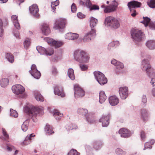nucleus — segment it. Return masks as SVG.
<instances>
[{
  "label": "nucleus",
  "instance_id": "3",
  "mask_svg": "<svg viewBox=\"0 0 155 155\" xmlns=\"http://www.w3.org/2000/svg\"><path fill=\"white\" fill-rule=\"evenodd\" d=\"M132 38L135 42H140L144 40L145 38V35L140 30L134 28L131 31Z\"/></svg>",
  "mask_w": 155,
  "mask_h": 155
},
{
  "label": "nucleus",
  "instance_id": "36",
  "mask_svg": "<svg viewBox=\"0 0 155 155\" xmlns=\"http://www.w3.org/2000/svg\"><path fill=\"white\" fill-rule=\"evenodd\" d=\"M36 71L35 72H31V70H29V72L31 73V75L34 77L35 78L38 79L41 76V74L40 72L38 70Z\"/></svg>",
  "mask_w": 155,
  "mask_h": 155
},
{
  "label": "nucleus",
  "instance_id": "48",
  "mask_svg": "<svg viewBox=\"0 0 155 155\" xmlns=\"http://www.w3.org/2000/svg\"><path fill=\"white\" fill-rule=\"evenodd\" d=\"M115 152L116 154L121 155H125L126 154V152L123 151L122 149L119 148L116 150Z\"/></svg>",
  "mask_w": 155,
  "mask_h": 155
},
{
  "label": "nucleus",
  "instance_id": "54",
  "mask_svg": "<svg viewBox=\"0 0 155 155\" xmlns=\"http://www.w3.org/2000/svg\"><path fill=\"white\" fill-rule=\"evenodd\" d=\"M152 148L151 144L149 142H146L145 143V147L143 149L144 150H146L147 148L150 149Z\"/></svg>",
  "mask_w": 155,
  "mask_h": 155
},
{
  "label": "nucleus",
  "instance_id": "39",
  "mask_svg": "<svg viewBox=\"0 0 155 155\" xmlns=\"http://www.w3.org/2000/svg\"><path fill=\"white\" fill-rule=\"evenodd\" d=\"M45 130L46 133L48 135L54 133V132L52 131L51 127L48 124L46 125L45 128Z\"/></svg>",
  "mask_w": 155,
  "mask_h": 155
},
{
  "label": "nucleus",
  "instance_id": "4",
  "mask_svg": "<svg viewBox=\"0 0 155 155\" xmlns=\"http://www.w3.org/2000/svg\"><path fill=\"white\" fill-rule=\"evenodd\" d=\"M118 5V3L115 0L113 1L112 3L108 6H105L103 5L101 6V7L104 8V12L105 13H109L114 12L117 10Z\"/></svg>",
  "mask_w": 155,
  "mask_h": 155
},
{
  "label": "nucleus",
  "instance_id": "41",
  "mask_svg": "<svg viewBox=\"0 0 155 155\" xmlns=\"http://www.w3.org/2000/svg\"><path fill=\"white\" fill-rule=\"evenodd\" d=\"M35 97L37 101L42 102L44 101V99L43 97L38 93H36L35 94Z\"/></svg>",
  "mask_w": 155,
  "mask_h": 155
},
{
  "label": "nucleus",
  "instance_id": "42",
  "mask_svg": "<svg viewBox=\"0 0 155 155\" xmlns=\"http://www.w3.org/2000/svg\"><path fill=\"white\" fill-rule=\"evenodd\" d=\"M28 121L26 120L22 124L21 126V129L23 131H26L28 128Z\"/></svg>",
  "mask_w": 155,
  "mask_h": 155
},
{
  "label": "nucleus",
  "instance_id": "20",
  "mask_svg": "<svg viewBox=\"0 0 155 155\" xmlns=\"http://www.w3.org/2000/svg\"><path fill=\"white\" fill-rule=\"evenodd\" d=\"M122 137H129L130 134V131L127 129L123 128L120 129L119 131Z\"/></svg>",
  "mask_w": 155,
  "mask_h": 155
},
{
  "label": "nucleus",
  "instance_id": "58",
  "mask_svg": "<svg viewBox=\"0 0 155 155\" xmlns=\"http://www.w3.org/2000/svg\"><path fill=\"white\" fill-rule=\"evenodd\" d=\"M5 58L10 62V53L8 52L5 53Z\"/></svg>",
  "mask_w": 155,
  "mask_h": 155
},
{
  "label": "nucleus",
  "instance_id": "17",
  "mask_svg": "<svg viewBox=\"0 0 155 155\" xmlns=\"http://www.w3.org/2000/svg\"><path fill=\"white\" fill-rule=\"evenodd\" d=\"M110 117L109 114L103 115L100 119V122L102 123L103 127H107L109 123V120Z\"/></svg>",
  "mask_w": 155,
  "mask_h": 155
},
{
  "label": "nucleus",
  "instance_id": "28",
  "mask_svg": "<svg viewBox=\"0 0 155 155\" xmlns=\"http://www.w3.org/2000/svg\"><path fill=\"white\" fill-rule=\"evenodd\" d=\"M98 23L97 20L95 18L91 17L90 18V25L91 29H94V27L96 26Z\"/></svg>",
  "mask_w": 155,
  "mask_h": 155
},
{
  "label": "nucleus",
  "instance_id": "19",
  "mask_svg": "<svg viewBox=\"0 0 155 155\" xmlns=\"http://www.w3.org/2000/svg\"><path fill=\"white\" fill-rule=\"evenodd\" d=\"M2 133L4 136V137L6 139L5 141H4V142L6 145L8 150L10 151V145L9 143H8L9 141H7V140L9 139V136L5 128H3L2 129Z\"/></svg>",
  "mask_w": 155,
  "mask_h": 155
},
{
  "label": "nucleus",
  "instance_id": "18",
  "mask_svg": "<svg viewBox=\"0 0 155 155\" xmlns=\"http://www.w3.org/2000/svg\"><path fill=\"white\" fill-rule=\"evenodd\" d=\"M47 40L49 44L54 46L55 48H59L63 44V43L61 41H56L49 38H48Z\"/></svg>",
  "mask_w": 155,
  "mask_h": 155
},
{
  "label": "nucleus",
  "instance_id": "43",
  "mask_svg": "<svg viewBox=\"0 0 155 155\" xmlns=\"http://www.w3.org/2000/svg\"><path fill=\"white\" fill-rule=\"evenodd\" d=\"M31 40L29 38H27L24 42V46L26 49H27L31 44Z\"/></svg>",
  "mask_w": 155,
  "mask_h": 155
},
{
  "label": "nucleus",
  "instance_id": "25",
  "mask_svg": "<svg viewBox=\"0 0 155 155\" xmlns=\"http://www.w3.org/2000/svg\"><path fill=\"white\" fill-rule=\"evenodd\" d=\"M12 20L15 28L17 29H19L20 28V26L17 18V16L15 15H12Z\"/></svg>",
  "mask_w": 155,
  "mask_h": 155
},
{
  "label": "nucleus",
  "instance_id": "62",
  "mask_svg": "<svg viewBox=\"0 0 155 155\" xmlns=\"http://www.w3.org/2000/svg\"><path fill=\"white\" fill-rule=\"evenodd\" d=\"M52 72V74L54 75H56L58 73L56 69L54 68H53Z\"/></svg>",
  "mask_w": 155,
  "mask_h": 155
},
{
  "label": "nucleus",
  "instance_id": "1",
  "mask_svg": "<svg viewBox=\"0 0 155 155\" xmlns=\"http://www.w3.org/2000/svg\"><path fill=\"white\" fill-rule=\"evenodd\" d=\"M74 55L75 60L80 63H87L90 58L89 55L86 52L80 50L75 51Z\"/></svg>",
  "mask_w": 155,
  "mask_h": 155
},
{
  "label": "nucleus",
  "instance_id": "5",
  "mask_svg": "<svg viewBox=\"0 0 155 155\" xmlns=\"http://www.w3.org/2000/svg\"><path fill=\"white\" fill-rule=\"evenodd\" d=\"M94 74L96 80L101 85H103L107 83V79L102 73L97 71H95Z\"/></svg>",
  "mask_w": 155,
  "mask_h": 155
},
{
  "label": "nucleus",
  "instance_id": "49",
  "mask_svg": "<svg viewBox=\"0 0 155 155\" xmlns=\"http://www.w3.org/2000/svg\"><path fill=\"white\" fill-rule=\"evenodd\" d=\"M80 153H78L76 150L72 149L68 152L67 155H80Z\"/></svg>",
  "mask_w": 155,
  "mask_h": 155
},
{
  "label": "nucleus",
  "instance_id": "37",
  "mask_svg": "<svg viewBox=\"0 0 155 155\" xmlns=\"http://www.w3.org/2000/svg\"><path fill=\"white\" fill-rule=\"evenodd\" d=\"M68 74L71 80H74L75 79L74 70L72 68H69L68 70Z\"/></svg>",
  "mask_w": 155,
  "mask_h": 155
},
{
  "label": "nucleus",
  "instance_id": "10",
  "mask_svg": "<svg viewBox=\"0 0 155 155\" xmlns=\"http://www.w3.org/2000/svg\"><path fill=\"white\" fill-rule=\"evenodd\" d=\"M66 23V21L65 19H59L56 21L54 28L55 29H59L63 28L65 27V26Z\"/></svg>",
  "mask_w": 155,
  "mask_h": 155
},
{
  "label": "nucleus",
  "instance_id": "63",
  "mask_svg": "<svg viewBox=\"0 0 155 155\" xmlns=\"http://www.w3.org/2000/svg\"><path fill=\"white\" fill-rule=\"evenodd\" d=\"M142 101L143 103H145L147 102V98L146 95H143L142 97Z\"/></svg>",
  "mask_w": 155,
  "mask_h": 155
},
{
  "label": "nucleus",
  "instance_id": "44",
  "mask_svg": "<svg viewBox=\"0 0 155 155\" xmlns=\"http://www.w3.org/2000/svg\"><path fill=\"white\" fill-rule=\"evenodd\" d=\"M93 144L94 148L96 150H98L101 147L102 143L101 141H97L94 142Z\"/></svg>",
  "mask_w": 155,
  "mask_h": 155
},
{
  "label": "nucleus",
  "instance_id": "31",
  "mask_svg": "<svg viewBox=\"0 0 155 155\" xmlns=\"http://www.w3.org/2000/svg\"><path fill=\"white\" fill-rule=\"evenodd\" d=\"M79 4L84 6H87L89 8L91 7V3L89 0H81L80 1Z\"/></svg>",
  "mask_w": 155,
  "mask_h": 155
},
{
  "label": "nucleus",
  "instance_id": "57",
  "mask_svg": "<svg viewBox=\"0 0 155 155\" xmlns=\"http://www.w3.org/2000/svg\"><path fill=\"white\" fill-rule=\"evenodd\" d=\"M14 36L17 38H19L20 37L19 34L17 30H14L13 32Z\"/></svg>",
  "mask_w": 155,
  "mask_h": 155
},
{
  "label": "nucleus",
  "instance_id": "12",
  "mask_svg": "<svg viewBox=\"0 0 155 155\" xmlns=\"http://www.w3.org/2000/svg\"><path fill=\"white\" fill-rule=\"evenodd\" d=\"M29 10L31 13L34 17L38 18L39 16L38 13L39 9L38 6L36 4H35L32 5L29 7Z\"/></svg>",
  "mask_w": 155,
  "mask_h": 155
},
{
  "label": "nucleus",
  "instance_id": "52",
  "mask_svg": "<svg viewBox=\"0 0 155 155\" xmlns=\"http://www.w3.org/2000/svg\"><path fill=\"white\" fill-rule=\"evenodd\" d=\"M149 6L151 8H155V0H150L147 2Z\"/></svg>",
  "mask_w": 155,
  "mask_h": 155
},
{
  "label": "nucleus",
  "instance_id": "50",
  "mask_svg": "<svg viewBox=\"0 0 155 155\" xmlns=\"http://www.w3.org/2000/svg\"><path fill=\"white\" fill-rule=\"evenodd\" d=\"M10 116L15 118L17 117H18V114L15 110L10 109Z\"/></svg>",
  "mask_w": 155,
  "mask_h": 155
},
{
  "label": "nucleus",
  "instance_id": "15",
  "mask_svg": "<svg viewBox=\"0 0 155 155\" xmlns=\"http://www.w3.org/2000/svg\"><path fill=\"white\" fill-rule=\"evenodd\" d=\"M8 25V22L6 18H4L3 21L0 18V37H2L3 35L4 29L3 26L4 27Z\"/></svg>",
  "mask_w": 155,
  "mask_h": 155
},
{
  "label": "nucleus",
  "instance_id": "22",
  "mask_svg": "<svg viewBox=\"0 0 155 155\" xmlns=\"http://www.w3.org/2000/svg\"><path fill=\"white\" fill-rule=\"evenodd\" d=\"M65 38L69 40H74L77 39L79 35L76 33H68L65 36Z\"/></svg>",
  "mask_w": 155,
  "mask_h": 155
},
{
  "label": "nucleus",
  "instance_id": "24",
  "mask_svg": "<svg viewBox=\"0 0 155 155\" xmlns=\"http://www.w3.org/2000/svg\"><path fill=\"white\" fill-rule=\"evenodd\" d=\"M35 136V135H34L33 134L28 135L22 143L23 145H26L30 144L31 142V140L32 139V137H34Z\"/></svg>",
  "mask_w": 155,
  "mask_h": 155
},
{
  "label": "nucleus",
  "instance_id": "55",
  "mask_svg": "<svg viewBox=\"0 0 155 155\" xmlns=\"http://www.w3.org/2000/svg\"><path fill=\"white\" fill-rule=\"evenodd\" d=\"M71 11L72 12H76L77 8L76 5L74 3H73L71 6Z\"/></svg>",
  "mask_w": 155,
  "mask_h": 155
},
{
  "label": "nucleus",
  "instance_id": "32",
  "mask_svg": "<svg viewBox=\"0 0 155 155\" xmlns=\"http://www.w3.org/2000/svg\"><path fill=\"white\" fill-rule=\"evenodd\" d=\"M149 116L148 111L145 109H143L141 111V116L143 120H146Z\"/></svg>",
  "mask_w": 155,
  "mask_h": 155
},
{
  "label": "nucleus",
  "instance_id": "35",
  "mask_svg": "<svg viewBox=\"0 0 155 155\" xmlns=\"http://www.w3.org/2000/svg\"><path fill=\"white\" fill-rule=\"evenodd\" d=\"M119 45V42L118 41H115L110 43L107 47L108 50H110L112 48L118 46Z\"/></svg>",
  "mask_w": 155,
  "mask_h": 155
},
{
  "label": "nucleus",
  "instance_id": "16",
  "mask_svg": "<svg viewBox=\"0 0 155 155\" xmlns=\"http://www.w3.org/2000/svg\"><path fill=\"white\" fill-rule=\"evenodd\" d=\"M141 5V3L135 1L130 2L127 4V5L129 8L131 12H132L134 8L140 7Z\"/></svg>",
  "mask_w": 155,
  "mask_h": 155
},
{
  "label": "nucleus",
  "instance_id": "56",
  "mask_svg": "<svg viewBox=\"0 0 155 155\" xmlns=\"http://www.w3.org/2000/svg\"><path fill=\"white\" fill-rule=\"evenodd\" d=\"M31 70V72H35L36 71V70H38L35 65L34 64L32 65Z\"/></svg>",
  "mask_w": 155,
  "mask_h": 155
},
{
  "label": "nucleus",
  "instance_id": "51",
  "mask_svg": "<svg viewBox=\"0 0 155 155\" xmlns=\"http://www.w3.org/2000/svg\"><path fill=\"white\" fill-rule=\"evenodd\" d=\"M87 120L90 123H93L95 122V120L94 118L91 115H89V116L86 117Z\"/></svg>",
  "mask_w": 155,
  "mask_h": 155
},
{
  "label": "nucleus",
  "instance_id": "7",
  "mask_svg": "<svg viewBox=\"0 0 155 155\" xmlns=\"http://www.w3.org/2000/svg\"><path fill=\"white\" fill-rule=\"evenodd\" d=\"M36 49L38 53L41 54H45L46 55H51L54 53L53 50L51 48L46 50L41 46H38L36 47Z\"/></svg>",
  "mask_w": 155,
  "mask_h": 155
},
{
  "label": "nucleus",
  "instance_id": "14",
  "mask_svg": "<svg viewBox=\"0 0 155 155\" xmlns=\"http://www.w3.org/2000/svg\"><path fill=\"white\" fill-rule=\"evenodd\" d=\"M143 20L141 22L143 23L145 27H147L149 24V27L152 30L155 29V24L153 23L150 22V19L147 17H143Z\"/></svg>",
  "mask_w": 155,
  "mask_h": 155
},
{
  "label": "nucleus",
  "instance_id": "23",
  "mask_svg": "<svg viewBox=\"0 0 155 155\" xmlns=\"http://www.w3.org/2000/svg\"><path fill=\"white\" fill-rule=\"evenodd\" d=\"M41 29L42 33L45 35H48L50 32V30L47 24H43L42 25Z\"/></svg>",
  "mask_w": 155,
  "mask_h": 155
},
{
  "label": "nucleus",
  "instance_id": "38",
  "mask_svg": "<svg viewBox=\"0 0 155 155\" xmlns=\"http://www.w3.org/2000/svg\"><path fill=\"white\" fill-rule=\"evenodd\" d=\"M148 76L151 78L150 83L153 86H155L154 81H155V73L154 71H152L151 74L148 73Z\"/></svg>",
  "mask_w": 155,
  "mask_h": 155
},
{
  "label": "nucleus",
  "instance_id": "33",
  "mask_svg": "<svg viewBox=\"0 0 155 155\" xmlns=\"http://www.w3.org/2000/svg\"><path fill=\"white\" fill-rule=\"evenodd\" d=\"M9 80L7 78H3L0 81V84L2 87L7 86L9 83Z\"/></svg>",
  "mask_w": 155,
  "mask_h": 155
},
{
  "label": "nucleus",
  "instance_id": "53",
  "mask_svg": "<svg viewBox=\"0 0 155 155\" xmlns=\"http://www.w3.org/2000/svg\"><path fill=\"white\" fill-rule=\"evenodd\" d=\"M116 68L119 69H120L123 68L124 67V65L123 63L120 62H117V64L116 66Z\"/></svg>",
  "mask_w": 155,
  "mask_h": 155
},
{
  "label": "nucleus",
  "instance_id": "29",
  "mask_svg": "<svg viewBox=\"0 0 155 155\" xmlns=\"http://www.w3.org/2000/svg\"><path fill=\"white\" fill-rule=\"evenodd\" d=\"M114 18V17L111 16L107 17L105 20V25L107 26H110Z\"/></svg>",
  "mask_w": 155,
  "mask_h": 155
},
{
  "label": "nucleus",
  "instance_id": "11",
  "mask_svg": "<svg viewBox=\"0 0 155 155\" xmlns=\"http://www.w3.org/2000/svg\"><path fill=\"white\" fill-rule=\"evenodd\" d=\"M96 30L94 29L91 30L86 33L84 35L83 40L84 42H88L90 41L91 38L96 36Z\"/></svg>",
  "mask_w": 155,
  "mask_h": 155
},
{
  "label": "nucleus",
  "instance_id": "60",
  "mask_svg": "<svg viewBox=\"0 0 155 155\" xmlns=\"http://www.w3.org/2000/svg\"><path fill=\"white\" fill-rule=\"evenodd\" d=\"M77 16L78 18H84L85 17V15L81 12L78 13Z\"/></svg>",
  "mask_w": 155,
  "mask_h": 155
},
{
  "label": "nucleus",
  "instance_id": "2",
  "mask_svg": "<svg viewBox=\"0 0 155 155\" xmlns=\"http://www.w3.org/2000/svg\"><path fill=\"white\" fill-rule=\"evenodd\" d=\"M26 109L27 110L28 114L34 122H36L37 121V114L39 113H42L43 110V108L41 109L33 106L30 108L27 107Z\"/></svg>",
  "mask_w": 155,
  "mask_h": 155
},
{
  "label": "nucleus",
  "instance_id": "8",
  "mask_svg": "<svg viewBox=\"0 0 155 155\" xmlns=\"http://www.w3.org/2000/svg\"><path fill=\"white\" fill-rule=\"evenodd\" d=\"M12 90L13 93L17 95L22 94L25 91L24 87L20 84L12 86Z\"/></svg>",
  "mask_w": 155,
  "mask_h": 155
},
{
  "label": "nucleus",
  "instance_id": "64",
  "mask_svg": "<svg viewBox=\"0 0 155 155\" xmlns=\"http://www.w3.org/2000/svg\"><path fill=\"white\" fill-rule=\"evenodd\" d=\"M119 61H117L116 60L113 59L111 61V63L112 64L114 65L115 66L117 64V62H118Z\"/></svg>",
  "mask_w": 155,
  "mask_h": 155
},
{
  "label": "nucleus",
  "instance_id": "6",
  "mask_svg": "<svg viewBox=\"0 0 155 155\" xmlns=\"http://www.w3.org/2000/svg\"><path fill=\"white\" fill-rule=\"evenodd\" d=\"M141 68L143 71L146 72L147 74H152V71H154L150 68V65L149 62V60L144 59L141 62Z\"/></svg>",
  "mask_w": 155,
  "mask_h": 155
},
{
  "label": "nucleus",
  "instance_id": "13",
  "mask_svg": "<svg viewBox=\"0 0 155 155\" xmlns=\"http://www.w3.org/2000/svg\"><path fill=\"white\" fill-rule=\"evenodd\" d=\"M119 93L120 97L122 99H125L128 94V87H120L119 89Z\"/></svg>",
  "mask_w": 155,
  "mask_h": 155
},
{
  "label": "nucleus",
  "instance_id": "9",
  "mask_svg": "<svg viewBox=\"0 0 155 155\" xmlns=\"http://www.w3.org/2000/svg\"><path fill=\"white\" fill-rule=\"evenodd\" d=\"M74 95L76 98L82 97L85 95V93L84 91L78 85H74Z\"/></svg>",
  "mask_w": 155,
  "mask_h": 155
},
{
  "label": "nucleus",
  "instance_id": "40",
  "mask_svg": "<svg viewBox=\"0 0 155 155\" xmlns=\"http://www.w3.org/2000/svg\"><path fill=\"white\" fill-rule=\"evenodd\" d=\"M53 115L56 120H59L63 116V115L62 114L60 113L56 110L54 112Z\"/></svg>",
  "mask_w": 155,
  "mask_h": 155
},
{
  "label": "nucleus",
  "instance_id": "26",
  "mask_svg": "<svg viewBox=\"0 0 155 155\" xmlns=\"http://www.w3.org/2000/svg\"><path fill=\"white\" fill-rule=\"evenodd\" d=\"M54 93L58 95H60L61 97L64 96V94L63 93V89L61 87L57 86L54 88Z\"/></svg>",
  "mask_w": 155,
  "mask_h": 155
},
{
  "label": "nucleus",
  "instance_id": "21",
  "mask_svg": "<svg viewBox=\"0 0 155 155\" xmlns=\"http://www.w3.org/2000/svg\"><path fill=\"white\" fill-rule=\"evenodd\" d=\"M109 101L110 104L113 106L117 105L119 102L118 98L115 96L110 97Z\"/></svg>",
  "mask_w": 155,
  "mask_h": 155
},
{
  "label": "nucleus",
  "instance_id": "46",
  "mask_svg": "<svg viewBox=\"0 0 155 155\" xmlns=\"http://www.w3.org/2000/svg\"><path fill=\"white\" fill-rule=\"evenodd\" d=\"M59 3V1L57 0L51 3V7L53 10V12H54V11L56 9L55 7L57 6L58 5Z\"/></svg>",
  "mask_w": 155,
  "mask_h": 155
},
{
  "label": "nucleus",
  "instance_id": "61",
  "mask_svg": "<svg viewBox=\"0 0 155 155\" xmlns=\"http://www.w3.org/2000/svg\"><path fill=\"white\" fill-rule=\"evenodd\" d=\"M99 9V7L98 6L96 5H94L92 6L90 8V10H98Z\"/></svg>",
  "mask_w": 155,
  "mask_h": 155
},
{
  "label": "nucleus",
  "instance_id": "30",
  "mask_svg": "<svg viewBox=\"0 0 155 155\" xmlns=\"http://www.w3.org/2000/svg\"><path fill=\"white\" fill-rule=\"evenodd\" d=\"M99 97V101L101 104L104 103L107 99V96L105 95L104 92V91H101L100 92Z\"/></svg>",
  "mask_w": 155,
  "mask_h": 155
},
{
  "label": "nucleus",
  "instance_id": "59",
  "mask_svg": "<svg viewBox=\"0 0 155 155\" xmlns=\"http://www.w3.org/2000/svg\"><path fill=\"white\" fill-rule=\"evenodd\" d=\"M80 67L82 71H85L87 69V67L84 64H81Z\"/></svg>",
  "mask_w": 155,
  "mask_h": 155
},
{
  "label": "nucleus",
  "instance_id": "27",
  "mask_svg": "<svg viewBox=\"0 0 155 155\" xmlns=\"http://www.w3.org/2000/svg\"><path fill=\"white\" fill-rule=\"evenodd\" d=\"M146 45L150 49L153 50L155 49V41L153 40L148 41L146 43Z\"/></svg>",
  "mask_w": 155,
  "mask_h": 155
},
{
  "label": "nucleus",
  "instance_id": "45",
  "mask_svg": "<svg viewBox=\"0 0 155 155\" xmlns=\"http://www.w3.org/2000/svg\"><path fill=\"white\" fill-rule=\"evenodd\" d=\"M10 152L12 155H17L18 150H16L14 146L10 145Z\"/></svg>",
  "mask_w": 155,
  "mask_h": 155
},
{
  "label": "nucleus",
  "instance_id": "47",
  "mask_svg": "<svg viewBox=\"0 0 155 155\" xmlns=\"http://www.w3.org/2000/svg\"><path fill=\"white\" fill-rule=\"evenodd\" d=\"M78 113L85 115L87 113L88 111L87 109L79 108L78 110Z\"/></svg>",
  "mask_w": 155,
  "mask_h": 155
},
{
  "label": "nucleus",
  "instance_id": "34",
  "mask_svg": "<svg viewBox=\"0 0 155 155\" xmlns=\"http://www.w3.org/2000/svg\"><path fill=\"white\" fill-rule=\"evenodd\" d=\"M120 26L119 22L117 19L115 18L110 26L114 28H117Z\"/></svg>",
  "mask_w": 155,
  "mask_h": 155
}]
</instances>
